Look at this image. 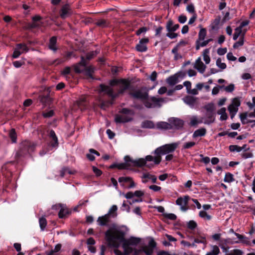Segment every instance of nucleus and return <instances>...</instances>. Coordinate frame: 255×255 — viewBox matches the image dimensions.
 I'll list each match as a JSON object with an SVG mask.
<instances>
[{"label":"nucleus","instance_id":"nucleus-1","mask_svg":"<svg viewBox=\"0 0 255 255\" xmlns=\"http://www.w3.org/2000/svg\"><path fill=\"white\" fill-rule=\"evenodd\" d=\"M179 144V142H174L160 146L154 150L153 152L154 156L147 155L145 159L139 158L137 160H132L129 156H126L125 157V160L126 164L131 162L136 166L145 165L150 168L153 166V164H148L147 162L152 161L154 164H159L161 161V156L173 152Z\"/></svg>","mask_w":255,"mask_h":255},{"label":"nucleus","instance_id":"nucleus-2","mask_svg":"<svg viewBox=\"0 0 255 255\" xmlns=\"http://www.w3.org/2000/svg\"><path fill=\"white\" fill-rule=\"evenodd\" d=\"M127 228L113 223L105 232V239L108 246L111 248H118L124 241Z\"/></svg>","mask_w":255,"mask_h":255},{"label":"nucleus","instance_id":"nucleus-3","mask_svg":"<svg viewBox=\"0 0 255 255\" xmlns=\"http://www.w3.org/2000/svg\"><path fill=\"white\" fill-rule=\"evenodd\" d=\"M111 86L118 85L119 87V91L118 93H115L113 89L108 86L104 85H100L99 91L100 94L105 92L109 97H111L113 99L116 98L119 94L123 93L125 90L128 89L129 86V82L128 80L126 79L120 80H113L111 82Z\"/></svg>","mask_w":255,"mask_h":255},{"label":"nucleus","instance_id":"nucleus-4","mask_svg":"<svg viewBox=\"0 0 255 255\" xmlns=\"http://www.w3.org/2000/svg\"><path fill=\"white\" fill-rule=\"evenodd\" d=\"M134 113L132 110L123 108L116 115L115 121L116 123H125L131 121Z\"/></svg>","mask_w":255,"mask_h":255},{"label":"nucleus","instance_id":"nucleus-5","mask_svg":"<svg viewBox=\"0 0 255 255\" xmlns=\"http://www.w3.org/2000/svg\"><path fill=\"white\" fill-rule=\"evenodd\" d=\"M167 102L166 98H157L155 97H149L144 100L143 104L147 108L152 109L160 108L162 104Z\"/></svg>","mask_w":255,"mask_h":255},{"label":"nucleus","instance_id":"nucleus-6","mask_svg":"<svg viewBox=\"0 0 255 255\" xmlns=\"http://www.w3.org/2000/svg\"><path fill=\"white\" fill-rule=\"evenodd\" d=\"M121 186L124 188L130 189L134 188L136 184L132 178L127 176L120 177L118 179Z\"/></svg>","mask_w":255,"mask_h":255},{"label":"nucleus","instance_id":"nucleus-7","mask_svg":"<svg viewBox=\"0 0 255 255\" xmlns=\"http://www.w3.org/2000/svg\"><path fill=\"white\" fill-rule=\"evenodd\" d=\"M87 60H85L84 57H81V61L76 64L74 67L75 71L76 73H82L84 70H88L89 73L93 71V68L92 67H87Z\"/></svg>","mask_w":255,"mask_h":255},{"label":"nucleus","instance_id":"nucleus-8","mask_svg":"<svg viewBox=\"0 0 255 255\" xmlns=\"http://www.w3.org/2000/svg\"><path fill=\"white\" fill-rule=\"evenodd\" d=\"M241 105V101L238 98H235L233 99L231 104L228 107L231 118L233 119L238 111L239 107Z\"/></svg>","mask_w":255,"mask_h":255},{"label":"nucleus","instance_id":"nucleus-9","mask_svg":"<svg viewBox=\"0 0 255 255\" xmlns=\"http://www.w3.org/2000/svg\"><path fill=\"white\" fill-rule=\"evenodd\" d=\"M156 244L153 239H151L147 245L143 246L141 250L146 255H152L154 249L155 248Z\"/></svg>","mask_w":255,"mask_h":255},{"label":"nucleus","instance_id":"nucleus-10","mask_svg":"<svg viewBox=\"0 0 255 255\" xmlns=\"http://www.w3.org/2000/svg\"><path fill=\"white\" fill-rule=\"evenodd\" d=\"M190 197L189 196H184L183 197H180L177 198L176 201V204L180 207L181 211L185 212L188 210L187 207Z\"/></svg>","mask_w":255,"mask_h":255},{"label":"nucleus","instance_id":"nucleus-11","mask_svg":"<svg viewBox=\"0 0 255 255\" xmlns=\"http://www.w3.org/2000/svg\"><path fill=\"white\" fill-rule=\"evenodd\" d=\"M129 95L133 98L139 99L143 102L146 98H147L148 93L142 89H139L133 92H130Z\"/></svg>","mask_w":255,"mask_h":255},{"label":"nucleus","instance_id":"nucleus-12","mask_svg":"<svg viewBox=\"0 0 255 255\" xmlns=\"http://www.w3.org/2000/svg\"><path fill=\"white\" fill-rule=\"evenodd\" d=\"M28 50V47L25 44L21 43L18 44L16 45V47L14 50L12 57L14 58H16L22 53L27 52Z\"/></svg>","mask_w":255,"mask_h":255},{"label":"nucleus","instance_id":"nucleus-13","mask_svg":"<svg viewBox=\"0 0 255 255\" xmlns=\"http://www.w3.org/2000/svg\"><path fill=\"white\" fill-rule=\"evenodd\" d=\"M169 122L171 124V127L172 128L175 129H181L184 124V122L180 119L176 118H171L169 119Z\"/></svg>","mask_w":255,"mask_h":255},{"label":"nucleus","instance_id":"nucleus-14","mask_svg":"<svg viewBox=\"0 0 255 255\" xmlns=\"http://www.w3.org/2000/svg\"><path fill=\"white\" fill-rule=\"evenodd\" d=\"M72 13V10L68 4L63 5L60 11V16L62 19H65L70 16Z\"/></svg>","mask_w":255,"mask_h":255},{"label":"nucleus","instance_id":"nucleus-15","mask_svg":"<svg viewBox=\"0 0 255 255\" xmlns=\"http://www.w3.org/2000/svg\"><path fill=\"white\" fill-rule=\"evenodd\" d=\"M111 218H110L108 215H105L104 216L98 217L97 222L98 225L100 226H109V223L111 221Z\"/></svg>","mask_w":255,"mask_h":255},{"label":"nucleus","instance_id":"nucleus-16","mask_svg":"<svg viewBox=\"0 0 255 255\" xmlns=\"http://www.w3.org/2000/svg\"><path fill=\"white\" fill-rule=\"evenodd\" d=\"M149 39L148 38H142L140 40L138 44L136 46V49L139 52H145L147 50V48L146 44L148 42Z\"/></svg>","mask_w":255,"mask_h":255},{"label":"nucleus","instance_id":"nucleus-17","mask_svg":"<svg viewBox=\"0 0 255 255\" xmlns=\"http://www.w3.org/2000/svg\"><path fill=\"white\" fill-rule=\"evenodd\" d=\"M52 208L55 209H60L58 214L60 218H63L65 217L67 215L69 214V212L68 209L66 208L63 205L60 204L53 206Z\"/></svg>","mask_w":255,"mask_h":255},{"label":"nucleus","instance_id":"nucleus-18","mask_svg":"<svg viewBox=\"0 0 255 255\" xmlns=\"http://www.w3.org/2000/svg\"><path fill=\"white\" fill-rule=\"evenodd\" d=\"M194 67L200 73H203L205 70L206 66L201 61V57H199L195 61Z\"/></svg>","mask_w":255,"mask_h":255},{"label":"nucleus","instance_id":"nucleus-19","mask_svg":"<svg viewBox=\"0 0 255 255\" xmlns=\"http://www.w3.org/2000/svg\"><path fill=\"white\" fill-rule=\"evenodd\" d=\"M49 137L51 138V141L49 145L52 147H57L58 146V138L54 130H51L49 132Z\"/></svg>","mask_w":255,"mask_h":255},{"label":"nucleus","instance_id":"nucleus-20","mask_svg":"<svg viewBox=\"0 0 255 255\" xmlns=\"http://www.w3.org/2000/svg\"><path fill=\"white\" fill-rule=\"evenodd\" d=\"M197 98L191 96H187L183 98L185 103L189 105L191 108H194L196 105Z\"/></svg>","mask_w":255,"mask_h":255},{"label":"nucleus","instance_id":"nucleus-21","mask_svg":"<svg viewBox=\"0 0 255 255\" xmlns=\"http://www.w3.org/2000/svg\"><path fill=\"white\" fill-rule=\"evenodd\" d=\"M141 177L143 183L147 182L148 181V179L151 180L153 183L156 182V177L155 175H151L148 173H143Z\"/></svg>","mask_w":255,"mask_h":255},{"label":"nucleus","instance_id":"nucleus-22","mask_svg":"<svg viewBox=\"0 0 255 255\" xmlns=\"http://www.w3.org/2000/svg\"><path fill=\"white\" fill-rule=\"evenodd\" d=\"M203 119V118H199L196 116H193L190 118L189 125L192 127L196 126L198 124L204 123Z\"/></svg>","mask_w":255,"mask_h":255},{"label":"nucleus","instance_id":"nucleus-23","mask_svg":"<svg viewBox=\"0 0 255 255\" xmlns=\"http://www.w3.org/2000/svg\"><path fill=\"white\" fill-rule=\"evenodd\" d=\"M87 105L86 99L85 97H83L79 99L75 104V106H77L81 111H82L86 109Z\"/></svg>","mask_w":255,"mask_h":255},{"label":"nucleus","instance_id":"nucleus-24","mask_svg":"<svg viewBox=\"0 0 255 255\" xmlns=\"http://www.w3.org/2000/svg\"><path fill=\"white\" fill-rule=\"evenodd\" d=\"M179 27L178 24H174L171 20H169L166 23V28L168 32H174Z\"/></svg>","mask_w":255,"mask_h":255},{"label":"nucleus","instance_id":"nucleus-25","mask_svg":"<svg viewBox=\"0 0 255 255\" xmlns=\"http://www.w3.org/2000/svg\"><path fill=\"white\" fill-rule=\"evenodd\" d=\"M117 210H118V207L117 205H113L111 208L109 209L108 212L106 215H108L110 218L111 219H114L116 218L117 216Z\"/></svg>","mask_w":255,"mask_h":255},{"label":"nucleus","instance_id":"nucleus-26","mask_svg":"<svg viewBox=\"0 0 255 255\" xmlns=\"http://www.w3.org/2000/svg\"><path fill=\"white\" fill-rule=\"evenodd\" d=\"M221 248L226 253V255H243V252L239 249H234L231 251H227L224 247H221Z\"/></svg>","mask_w":255,"mask_h":255},{"label":"nucleus","instance_id":"nucleus-27","mask_svg":"<svg viewBox=\"0 0 255 255\" xmlns=\"http://www.w3.org/2000/svg\"><path fill=\"white\" fill-rule=\"evenodd\" d=\"M215 121L214 113H206V118L204 121V124L209 125Z\"/></svg>","mask_w":255,"mask_h":255},{"label":"nucleus","instance_id":"nucleus-28","mask_svg":"<svg viewBox=\"0 0 255 255\" xmlns=\"http://www.w3.org/2000/svg\"><path fill=\"white\" fill-rule=\"evenodd\" d=\"M156 128L159 129H172V127H171V124L170 123H167L165 122H160L157 123Z\"/></svg>","mask_w":255,"mask_h":255},{"label":"nucleus","instance_id":"nucleus-29","mask_svg":"<svg viewBox=\"0 0 255 255\" xmlns=\"http://www.w3.org/2000/svg\"><path fill=\"white\" fill-rule=\"evenodd\" d=\"M206 133V129L205 128H200L196 130L193 134V137L196 138L198 137H201L204 136Z\"/></svg>","mask_w":255,"mask_h":255},{"label":"nucleus","instance_id":"nucleus-30","mask_svg":"<svg viewBox=\"0 0 255 255\" xmlns=\"http://www.w3.org/2000/svg\"><path fill=\"white\" fill-rule=\"evenodd\" d=\"M166 82L168 85L170 86H173L177 83L178 77L175 75L171 76L167 78Z\"/></svg>","mask_w":255,"mask_h":255},{"label":"nucleus","instance_id":"nucleus-31","mask_svg":"<svg viewBox=\"0 0 255 255\" xmlns=\"http://www.w3.org/2000/svg\"><path fill=\"white\" fill-rule=\"evenodd\" d=\"M141 127L145 128H155V125L153 122L146 120L142 123Z\"/></svg>","mask_w":255,"mask_h":255},{"label":"nucleus","instance_id":"nucleus-32","mask_svg":"<svg viewBox=\"0 0 255 255\" xmlns=\"http://www.w3.org/2000/svg\"><path fill=\"white\" fill-rule=\"evenodd\" d=\"M56 37L55 36L52 37L50 39L49 48L54 51H55L57 50V47L56 46Z\"/></svg>","mask_w":255,"mask_h":255},{"label":"nucleus","instance_id":"nucleus-33","mask_svg":"<svg viewBox=\"0 0 255 255\" xmlns=\"http://www.w3.org/2000/svg\"><path fill=\"white\" fill-rule=\"evenodd\" d=\"M226 111V110L225 108H222L218 111L217 114L220 115V120L221 121H225L227 120L228 116Z\"/></svg>","mask_w":255,"mask_h":255},{"label":"nucleus","instance_id":"nucleus-34","mask_svg":"<svg viewBox=\"0 0 255 255\" xmlns=\"http://www.w3.org/2000/svg\"><path fill=\"white\" fill-rule=\"evenodd\" d=\"M209 49H205L203 52V59L206 64H208L210 62V58L209 56Z\"/></svg>","mask_w":255,"mask_h":255},{"label":"nucleus","instance_id":"nucleus-35","mask_svg":"<svg viewBox=\"0 0 255 255\" xmlns=\"http://www.w3.org/2000/svg\"><path fill=\"white\" fill-rule=\"evenodd\" d=\"M206 113H214L215 107L213 103H210L206 105L204 107Z\"/></svg>","mask_w":255,"mask_h":255},{"label":"nucleus","instance_id":"nucleus-36","mask_svg":"<svg viewBox=\"0 0 255 255\" xmlns=\"http://www.w3.org/2000/svg\"><path fill=\"white\" fill-rule=\"evenodd\" d=\"M244 32H246V31H243V30H242L240 27H237L235 29V31L233 35V39L234 40H236L238 39L240 35H241V36H242L243 33Z\"/></svg>","mask_w":255,"mask_h":255},{"label":"nucleus","instance_id":"nucleus-37","mask_svg":"<svg viewBox=\"0 0 255 255\" xmlns=\"http://www.w3.org/2000/svg\"><path fill=\"white\" fill-rule=\"evenodd\" d=\"M246 145H245L243 147H240V146H239L238 145H231L229 146V149L231 152L236 151V152H239L241 151L243 149H244L245 148V147H246Z\"/></svg>","mask_w":255,"mask_h":255},{"label":"nucleus","instance_id":"nucleus-38","mask_svg":"<svg viewBox=\"0 0 255 255\" xmlns=\"http://www.w3.org/2000/svg\"><path fill=\"white\" fill-rule=\"evenodd\" d=\"M199 216L205 220L209 221L212 219L211 216L208 214L205 211H200L199 213Z\"/></svg>","mask_w":255,"mask_h":255},{"label":"nucleus","instance_id":"nucleus-39","mask_svg":"<svg viewBox=\"0 0 255 255\" xmlns=\"http://www.w3.org/2000/svg\"><path fill=\"white\" fill-rule=\"evenodd\" d=\"M75 172V171L74 170H71L68 168H63L60 172V175L61 177H64L67 174H73Z\"/></svg>","mask_w":255,"mask_h":255},{"label":"nucleus","instance_id":"nucleus-40","mask_svg":"<svg viewBox=\"0 0 255 255\" xmlns=\"http://www.w3.org/2000/svg\"><path fill=\"white\" fill-rule=\"evenodd\" d=\"M23 145L25 148H27L28 152H31L33 151L35 145L31 142H30L29 141H26L23 143Z\"/></svg>","mask_w":255,"mask_h":255},{"label":"nucleus","instance_id":"nucleus-41","mask_svg":"<svg viewBox=\"0 0 255 255\" xmlns=\"http://www.w3.org/2000/svg\"><path fill=\"white\" fill-rule=\"evenodd\" d=\"M245 34V32L243 33L242 36L240 37L239 41L235 43L233 45L234 48H237L239 46H243L244 43V37Z\"/></svg>","mask_w":255,"mask_h":255},{"label":"nucleus","instance_id":"nucleus-42","mask_svg":"<svg viewBox=\"0 0 255 255\" xmlns=\"http://www.w3.org/2000/svg\"><path fill=\"white\" fill-rule=\"evenodd\" d=\"M140 242V239L139 238L131 237L128 240L127 243L128 245L136 246Z\"/></svg>","mask_w":255,"mask_h":255},{"label":"nucleus","instance_id":"nucleus-43","mask_svg":"<svg viewBox=\"0 0 255 255\" xmlns=\"http://www.w3.org/2000/svg\"><path fill=\"white\" fill-rule=\"evenodd\" d=\"M39 223L41 231H44L47 225V221L44 217L40 218Z\"/></svg>","mask_w":255,"mask_h":255},{"label":"nucleus","instance_id":"nucleus-44","mask_svg":"<svg viewBox=\"0 0 255 255\" xmlns=\"http://www.w3.org/2000/svg\"><path fill=\"white\" fill-rule=\"evenodd\" d=\"M235 180L233 175L230 173H227L225 174L224 181L225 182L231 183Z\"/></svg>","mask_w":255,"mask_h":255},{"label":"nucleus","instance_id":"nucleus-45","mask_svg":"<svg viewBox=\"0 0 255 255\" xmlns=\"http://www.w3.org/2000/svg\"><path fill=\"white\" fill-rule=\"evenodd\" d=\"M206 35V30L205 28H202L199 32V40L203 41Z\"/></svg>","mask_w":255,"mask_h":255},{"label":"nucleus","instance_id":"nucleus-46","mask_svg":"<svg viewBox=\"0 0 255 255\" xmlns=\"http://www.w3.org/2000/svg\"><path fill=\"white\" fill-rule=\"evenodd\" d=\"M9 135L12 142H16V134L14 129L12 128L10 130Z\"/></svg>","mask_w":255,"mask_h":255},{"label":"nucleus","instance_id":"nucleus-47","mask_svg":"<svg viewBox=\"0 0 255 255\" xmlns=\"http://www.w3.org/2000/svg\"><path fill=\"white\" fill-rule=\"evenodd\" d=\"M220 87L221 88H223L224 89V90L227 92H229V93L233 92L235 89V86L233 84H231L227 86H220Z\"/></svg>","mask_w":255,"mask_h":255},{"label":"nucleus","instance_id":"nucleus-48","mask_svg":"<svg viewBox=\"0 0 255 255\" xmlns=\"http://www.w3.org/2000/svg\"><path fill=\"white\" fill-rule=\"evenodd\" d=\"M41 25V23L40 22H37L34 21H32V22L28 24L27 25V28L28 29H32L34 28H37L40 27Z\"/></svg>","mask_w":255,"mask_h":255},{"label":"nucleus","instance_id":"nucleus-49","mask_svg":"<svg viewBox=\"0 0 255 255\" xmlns=\"http://www.w3.org/2000/svg\"><path fill=\"white\" fill-rule=\"evenodd\" d=\"M186 10L189 13L196 14L194 5L192 3L187 5L186 6Z\"/></svg>","mask_w":255,"mask_h":255},{"label":"nucleus","instance_id":"nucleus-50","mask_svg":"<svg viewBox=\"0 0 255 255\" xmlns=\"http://www.w3.org/2000/svg\"><path fill=\"white\" fill-rule=\"evenodd\" d=\"M216 65L219 68L222 70L225 69L226 68V64L225 63L222 62L221 58H218L217 60Z\"/></svg>","mask_w":255,"mask_h":255},{"label":"nucleus","instance_id":"nucleus-51","mask_svg":"<svg viewBox=\"0 0 255 255\" xmlns=\"http://www.w3.org/2000/svg\"><path fill=\"white\" fill-rule=\"evenodd\" d=\"M197 223L193 220L190 221L187 223V227L191 230H194L197 227Z\"/></svg>","mask_w":255,"mask_h":255},{"label":"nucleus","instance_id":"nucleus-52","mask_svg":"<svg viewBox=\"0 0 255 255\" xmlns=\"http://www.w3.org/2000/svg\"><path fill=\"white\" fill-rule=\"evenodd\" d=\"M98 54V52L97 51H91L88 53L86 55V59H85L86 60H90L91 59H92L94 57L96 56L97 55V54Z\"/></svg>","mask_w":255,"mask_h":255},{"label":"nucleus","instance_id":"nucleus-53","mask_svg":"<svg viewBox=\"0 0 255 255\" xmlns=\"http://www.w3.org/2000/svg\"><path fill=\"white\" fill-rule=\"evenodd\" d=\"M208 44V41H206V40L200 42L198 41H197V45L196 46V50L199 49L200 47H204L206 46Z\"/></svg>","mask_w":255,"mask_h":255},{"label":"nucleus","instance_id":"nucleus-54","mask_svg":"<svg viewBox=\"0 0 255 255\" xmlns=\"http://www.w3.org/2000/svg\"><path fill=\"white\" fill-rule=\"evenodd\" d=\"M195 145V142L193 141L185 142L183 144V148L189 149Z\"/></svg>","mask_w":255,"mask_h":255},{"label":"nucleus","instance_id":"nucleus-55","mask_svg":"<svg viewBox=\"0 0 255 255\" xmlns=\"http://www.w3.org/2000/svg\"><path fill=\"white\" fill-rule=\"evenodd\" d=\"M121 210L122 211L127 210L128 212H129L130 211V207L128 204H126L125 201H124L123 203L122 206L121 207Z\"/></svg>","mask_w":255,"mask_h":255},{"label":"nucleus","instance_id":"nucleus-56","mask_svg":"<svg viewBox=\"0 0 255 255\" xmlns=\"http://www.w3.org/2000/svg\"><path fill=\"white\" fill-rule=\"evenodd\" d=\"M211 252L214 255H218L220 253L219 248L217 246H212V250Z\"/></svg>","mask_w":255,"mask_h":255},{"label":"nucleus","instance_id":"nucleus-57","mask_svg":"<svg viewBox=\"0 0 255 255\" xmlns=\"http://www.w3.org/2000/svg\"><path fill=\"white\" fill-rule=\"evenodd\" d=\"M253 156V155L251 152H245L242 154V157L245 159L251 158Z\"/></svg>","mask_w":255,"mask_h":255},{"label":"nucleus","instance_id":"nucleus-58","mask_svg":"<svg viewBox=\"0 0 255 255\" xmlns=\"http://www.w3.org/2000/svg\"><path fill=\"white\" fill-rule=\"evenodd\" d=\"M194 242L197 244H206V240L205 238H201V239H195Z\"/></svg>","mask_w":255,"mask_h":255},{"label":"nucleus","instance_id":"nucleus-59","mask_svg":"<svg viewBox=\"0 0 255 255\" xmlns=\"http://www.w3.org/2000/svg\"><path fill=\"white\" fill-rule=\"evenodd\" d=\"M241 121L243 125H245V124H248V123H254V124L252 125V127L253 128L255 126V120H248L247 119L241 120Z\"/></svg>","mask_w":255,"mask_h":255},{"label":"nucleus","instance_id":"nucleus-60","mask_svg":"<svg viewBox=\"0 0 255 255\" xmlns=\"http://www.w3.org/2000/svg\"><path fill=\"white\" fill-rule=\"evenodd\" d=\"M53 114H54L53 111L50 110L48 112L43 113V116L45 118H50V117H51L52 116H53Z\"/></svg>","mask_w":255,"mask_h":255},{"label":"nucleus","instance_id":"nucleus-61","mask_svg":"<svg viewBox=\"0 0 255 255\" xmlns=\"http://www.w3.org/2000/svg\"><path fill=\"white\" fill-rule=\"evenodd\" d=\"M227 51V49L226 48H220L217 50V53L219 55H224Z\"/></svg>","mask_w":255,"mask_h":255},{"label":"nucleus","instance_id":"nucleus-62","mask_svg":"<svg viewBox=\"0 0 255 255\" xmlns=\"http://www.w3.org/2000/svg\"><path fill=\"white\" fill-rule=\"evenodd\" d=\"M187 20V17L184 15H180L178 17V21L181 23H184Z\"/></svg>","mask_w":255,"mask_h":255},{"label":"nucleus","instance_id":"nucleus-63","mask_svg":"<svg viewBox=\"0 0 255 255\" xmlns=\"http://www.w3.org/2000/svg\"><path fill=\"white\" fill-rule=\"evenodd\" d=\"M227 58L230 61H235L237 59V58L235 57L231 52H229L227 54Z\"/></svg>","mask_w":255,"mask_h":255},{"label":"nucleus","instance_id":"nucleus-64","mask_svg":"<svg viewBox=\"0 0 255 255\" xmlns=\"http://www.w3.org/2000/svg\"><path fill=\"white\" fill-rule=\"evenodd\" d=\"M97 25L99 26L105 27L107 26V22H106V20L101 19V20H99L97 22Z\"/></svg>","mask_w":255,"mask_h":255}]
</instances>
